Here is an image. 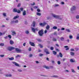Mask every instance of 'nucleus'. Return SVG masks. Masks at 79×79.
<instances>
[{
	"instance_id": "f257e3e1",
	"label": "nucleus",
	"mask_w": 79,
	"mask_h": 79,
	"mask_svg": "<svg viewBox=\"0 0 79 79\" xmlns=\"http://www.w3.org/2000/svg\"><path fill=\"white\" fill-rule=\"evenodd\" d=\"M52 15L54 18L55 19H58L60 20H62V18H61V15H56V14L52 13Z\"/></svg>"
},
{
	"instance_id": "f03ea898",
	"label": "nucleus",
	"mask_w": 79,
	"mask_h": 79,
	"mask_svg": "<svg viewBox=\"0 0 79 79\" xmlns=\"http://www.w3.org/2000/svg\"><path fill=\"white\" fill-rule=\"evenodd\" d=\"M76 7L75 6H73L70 8V11L72 13H73V11H76Z\"/></svg>"
},
{
	"instance_id": "7ed1b4c3",
	"label": "nucleus",
	"mask_w": 79,
	"mask_h": 79,
	"mask_svg": "<svg viewBox=\"0 0 79 79\" xmlns=\"http://www.w3.org/2000/svg\"><path fill=\"white\" fill-rule=\"evenodd\" d=\"M14 13H20L21 11L17 9L16 8H14L13 10Z\"/></svg>"
},
{
	"instance_id": "20e7f679",
	"label": "nucleus",
	"mask_w": 79,
	"mask_h": 79,
	"mask_svg": "<svg viewBox=\"0 0 79 79\" xmlns=\"http://www.w3.org/2000/svg\"><path fill=\"white\" fill-rule=\"evenodd\" d=\"M38 34L41 37L43 35V34H44V31H43V30H40L38 32Z\"/></svg>"
},
{
	"instance_id": "39448f33",
	"label": "nucleus",
	"mask_w": 79,
	"mask_h": 79,
	"mask_svg": "<svg viewBox=\"0 0 79 79\" xmlns=\"http://www.w3.org/2000/svg\"><path fill=\"white\" fill-rule=\"evenodd\" d=\"M15 49V48L12 47H9L7 48V50L9 51H12V50H14V49Z\"/></svg>"
},
{
	"instance_id": "423d86ee",
	"label": "nucleus",
	"mask_w": 79,
	"mask_h": 79,
	"mask_svg": "<svg viewBox=\"0 0 79 79\" xmlns=\"http://www.w3.org/2000/svg\"><path fill=\"white\" fill-rule=\"evenodd\" d=\"M15 51L17 53H22V50L21 49H19L18 48H15Z\"/></svg>"
},
{
	"instance_id": "0eeeda50",
	"label": "nucleus",
	"mask_w": 79,
	"mask_h": 79,
	"mask_svg": "<svg viewBox=\"0 0 79 79\" xmlns=\"http://www.w3.org/2000/svg\"><path fill=\"white\" fill-rule=\"evenodd\" d=\"M48 24L47 23H45V22H44V23H40V26H42L43 27H44V26H45V25H48Z\"/></svg>"
},
{
	"instance_id": "6e6552de",
	"label": "nucleus",
	"mask_w": 79,
	"mask_h": 79,
	"mask_svg": "<svg viewBox=\"0 0 79 79\" xmlns=\"http://www.w3.org/2000/svg\"><path fill=\"white\" fill-rule=\"evenodd\" d=\"M60 57V58H62L63 57V54L61 52H60L59 53V55H57V58H59V57Z\"/></svg>"
},
{
	"instance_id": "1a4fd4ad",
	"label": "nucleus",
	"mask_w": 79,
	"mask_h": 79,
	"mask_svg": "<svg viewBox=\"0 0 79 79\" xmlns=\"http://www.w3.org/2000/svg\"><path fill=\"white\" fill-rule=\"evenodd\" d=\"M29 44L31 45L33 47H35V44H34V43L33 42H32L31 41H29Z\"/></svg>"
},
{
	"instance_id": "9d476101",
	"label": "nucleus",
	"mask_w": 79,
	"mask_h": 79,
	"mask_svg": "<svg viewBox=\"0 0 79 79\" xmlns=\"http://www.w3.org/2000/svg\"><path fill=\"white\" fill-rule=\"evenodd\" d=\"M12 63H13V64H14L16 66H19L18 64L16 62H12Z\"/></svg>"
},
{
	"instance_id": "9b49d317",
	"label": "nucleus",
	"mask_w": 79,
	"mask_h": 79,
	"mask_svg": "<svg viewBox=\"0 0 79 79\" xmlns=\"http://www.w3.org/2000/svg\"><path fill=\"white\" fill-rule=\"evenodd\" d=\"M19 16L18 15H17L16 16L14 17L13 18V19H18V18H19Z\"/></svg>"
},
{
	"instance_id": "f8f14e48",
	"label": "nucleus",
	"mask_w": 79,
	"mask_h": 79,
	"mask_svg": "<svg viewBox=\"0 0 79 79\" xmlns=\"http://www.w3.org/2000/svg\"><path fill=\"white\" fill-rule=\"evenodd\" d=\"M23 16H25L26 15V10H23Z\"/></svg>"
},
{
	"instance_id": "ddd939ff",
	"label": "nucleus",
	"mask_w": 79,
	"mask_h": 79,
	"mask_svg": "<svg viewBox=\"0 0 79 79\" xmlns=\"http://www.w3.org/2000/svg\"><path fill=\"white\" fill-rule=\"evenodd\" d=\"M70 61L71 63H74V62H76L75 60H73V59H70Z\"/></svg>"
},
{
	"instance_id": "4468645a",
	"label": "nucleus",
	"mask_w": 79,
	"mask_h": 79,
	"mask_svg": "<svg viewBox=\"0 0 79 79\" xmlns=\"http://www.w3.org/2000/svg\"><path fill=\"white\" fill-rule=\"evenodd\" d=\"M50 26L49 25H47V26L46 27V29H47V30H48L49 29H50Z\"/></svg>"
},
{
	"instance_id": "2eb2a0df",
	"label": "nucleus",
	"mask_w": 79,
	"mask_h": 79,
	"mask_svg": "<svg viewBox=\"0 0 79 79\" xmlns=\"http://www.w3.org/2000/svg\"><path fill=\"white\" fill-rule=\"evenodd\" d=\"M10 43L11 45H13L14 44V42L11 40H10Z\"/></svg>"
},
{
	"instance_id": "dca6fc26",
	"label": "nucleus",
	"mask_w": 79,
	"mask_h": 79,
	"mask_svg": "<svg viewBox=\"0 0 79 79\" xmlns=\"http://www.w3.org/2000/svg\"><path fill=\"white\" fill-rule=\"evenodd\" d=\"M44 68H46V69H50V68L48 66H47L46 65L44 66Z\"/></svg>"
},
{
	"instance_id": "f3484780",
	"label": "nucleus",
	"mask_w": 79,
	"mask_h": 79,
	"mask_svg": "<svg viewBox=\"0 0 79 79\" xmlns=\"http://www.w3.org/2000/svg\"><path fill=\"white\" fill-rule=\"evenodd\" d=\"M70 54L71 56H74V53L73 52H70Z\"/></svg>"
},
{
	"instance_id": "a211bd4d",
	"label": "nucleus",
	"mask_w": 79,
	"mask_h": 79,
	"mask_svg": "<svg viewBox=\"0 0 79 79\" xmlns=\"http://www.w3.org/2000/svg\"><path fill=\"white\" fill-rule=\"evenodd\" d=\"M25 33L26 34H29V31L28 30H26L25 31Z\"/></svg>"
},
{
	"instance_id": "6ab92c4d",
	"label": "nucleus",
	"mask_w": 79,
	"mask_h": 79,
	"mask_svg": "<svg viewBox=\"0 0 79 79\" xmlns=\"http://www.w3.org/2000/svg\"><path fill=\"white\" fill-rule=\"evenodd\" d=\"M60 40H61V41H64V38L63 37H61L60 38Z\"/></svg>"
},
{
	"instance_id": "aec40b11",
	"label": "nucleus",
	"mask_w": 79,
	"mask_h": 79,
	"mask_svg": "<svg viewBox=\"0 0 79 79\" xmlns=\"http://www.w3.org/2000/svg\"><path fill=\"white\" fill-rule=\"evenodd\" d=\"M32 31L33 32H34V33H35V28H32Z\"/></svg>"
},
{
	"instance_id": "412c9836",
	"label": "nucleus",
	"mask_w": 79,
	"mask_h": 79,
	"mask_svg": "<svg viewBox=\"0 0 79 79\" xmlns=\"http://www.w3.org/2000/svg\"><path fill=\"white\" fill-rule=\"evenodd\" d=\"M77 40H79V34L78 33L77 34V37L76 38Z\"/></svg>"
},
{
	"instance_id": "4be33fe9",
	"label": "nucleus",
	"mask_w": 79,
	"mask_h": 79,
	"mask_svg": "<svg viewBox=\"0 0 79 79\" xmlns=\"http://www.w3.org/2000/svg\"><path fill=\"white\" fill-rule=\"evenodd\" d=\"M16 32H15V31H12V35H16Z\"/></svg>"
},
{
	"instance_id": "5701e85b",
	"label": "nucleus",
	"mask_w": 79,
	"mask_h": 79,
	"mask_svg": "<svg viewBox=\"0 0 79 79\" xmlns=\"http://www.w3.org/2000/svg\"><path fill=\"white\" fill-rule=\"evenodd\" d=\"M53 52V53L54 55H56V54L57 53L56 52L53 51H52Z\"/></svg>"
},
{
	"instance_id": "b1692460",
	"label": "nucleus",
	"mask_w": 79,
	"mask_h": 79,
	"mask_svg": "<svg viewBox=\"0 0 79 79\" xmlns=\"http://www.w3.org/2000/svg\"><path fill=\"white\" fill-rule=\"evenodd\" d=\"M8 59L10 60H14V58L13 57H11L10 58H8Z\"/></svg>"
},
{
	"instance_id": "393cba45",
	"label": "nucleus",
	"mask_w": 79,
	"mask_h": 79,
	"mask_svg": "<svg viewBox=\"0 0 79 79\" xmlns=\"http://www.w3.org/2000/svg\"><path fill=\"white\" fill-rule=\"evenodd\" d=\"M36 15H37V16H40L41 15V13L39 12H37Z\"/></svg>"
},
{
	"instance_id": "a878e982",
	"label": "nucleus",
	"mask_w": 79,
	"mask_h": 79,
	"mask_svg": "<svg viewBox=\"0 0 79 79\" xmlns=\"http://www.w3.org/2000/svg\"><path fill=\"white\" fill-rule=\"evenodd\" d=\"M52 28L53 29H58V27H56V26H54L52 27Z\"/></svg>"
},
{
	"instance_id": "bb28decb",
	"label": "nucleus",
	"mask_w": 79,
	"mask_h": 79,
	"mask_svg": "<svg viewBox=\"0 0 79 79\" xmlns=\"http://www.w3.org/2000/svg\"><path fill=\"white\" fill-rule=\"evenodd\" d=\"M59 76L57 75H54L51 77H58Z\"/></svg>"
},
{
	"instance_id": "cd10ccee",
	"label": "nucleus",
	"mask_w": 79,
	"mask_h": 79,
	"mask_svg": "<svg viewBox=\"0 0 79 79\" xmlns=\"http://www.w3.org/2000/svg\"><path fill=\"white\" fill-rule=\"evenodd\" d=\"M17 71L18 72H23V70L21 69H18Z\"/></svg>"
},
{
	"instance_id": "c85d7f7f",
	"label": "nucleus",
	"mask_w": 79,
	"mask_h": 79,
	"mask_svg": "<svg viewBox=\"0 0 79 79\" xmlns=\"http://www.w3.org/2000/svg\"><path fill=\"white\" fill-rule=\"evenodd\" d=\"M66 31L68 32H71L70 30L68 29H66Z\"/></svg>"
},
{
	"instance_id": "c756f323",
	"label": "nucleus",
	"mask_w": 79,
	"mask_h": 79,
	"mask_svg": "<svg viewBox=\"0 0 79 79\" xmlns=\"http://www.w3.org/2000/svg\"><path fill=\"white\" fill-rule=\"evenodd\" d=\"M53 41H54V42H56L57 40L55 38H53L52 40Z\"/></svg>"
},
{
	"instance_id": "7c9ffc66",
	"label": "nucleus",
	"mask_w": 79,
	"mask_h": 79,
	"mask_svg": "<svg viewBox=\"0 0 79 79\" xmlns=\"http://www.w3.org/2000/svg\"><path fill=\"white\" fill-rule=\"evenodd\" d=\"M33 27H35V22H33Z\"/></svg>"
},
{
	"instance_id": "2f4dec72",
	"label": "nucleus",
	"mask_w": 79,
	"mask_h": 79,
	"mask_svg": "<svg viewBox=\"0 0 79 79\" xmlns=\"http://www.w3.org/2000/svg\"><path fill=\"white\" fill-rule=\"evenodd\" d=\"M18 22H19V21L18 20L14 21V23H18Z\"/></svg>"
},
{
	"instance_id": "473e14b6",
	"label": "nucleus",
	"mask_w": 79,
	"mask_h": 79,
	"mask_svg": "<svg viewBox=\"0 0 79 79\" xmlns=\"http://www.w3.org/2000/svg\"><path fill=\"white\" fill-rule=\"evenodd\" d=\"M60 5L58 4H55L54 5V7H57L58 6H59Z\"/></svg>"
},
{
	"instance_id": "72a5a7b5",
	"label": "nucleus",
	"mask_w": 79,
	"mask_h": 79,
	"mask_svg": "<svg viewBox=\"0 0 79 79\" xmlns=\"http://www.w3.org/2000/svg\"><path fill=\"white\" fill-rule=\"evenodd\" d=\"M0 46L3 47L4 46V43H1L0 44Z\"/></svg>"
},
{
	"instance_id": "f704fd0d",
	"label": "nucleus",
	"mask_w": 79,
	"mask_h": 79,
	"mask_svg": "<svg viewBox=\"0 0 79 79\" xmlns=\"http://www.w3.org/2000/svg\"><path fill=\"white\" fill-rule=\"evenodd\" d=\"M71 71L72 73H76V71H74V70L73 69H71Z\"/></svg>"
},
{
	"instance_id": "c9c22d12",
	"label": "nucleus",
	"mask_w": 79,
	"mask_h": 79,
	"mask_svg": "<svg viewBox=\"0 0 79 79\" xmlns=\"http://www.w3.org/2000/svg\"><path fill=\"white\" fill-rule=\"evenodd\" d=\"M2 15L4 16V17H6V14L5 13H3Z\"/></svg>"
},
{
	"instance_id": "e433bc0d",
	"label": "nucleus",
	"mask_w": 79,
	"mask_h": 79,
	"mask_svg": "<svg viewBox=\"0 0 79 79\" xmlns=\"http://www.w3.org/2000/svg\"><path fill=\"white\" fill-rule=\"evenodd\" d=\"M39 56H44V54H43L40 53L39 55Z\"/></svg>"
},
{
	"instance_id": "4c0bfd02",
	"label": "nucleus",
	"mask_w": 79,
	"mask_h": 79,
	"mask_svg": "<svg viewBox=\"0 0 79 79\" xmlns=\"http://www.w3.org/2000/svg\"><path fill=\"white\" fill-rule=\"evenodd\" d=\"M33 8H34V9H37V8H38V6H35L33 7Z\"/></svg>"
},
{
	"instance_id": "58836bf2",
	"label": "nucleus",
	"mask_w": 79,
	"mask_h": 79,
	"mask_svg": "<svg viewBox=\"0 0 79 79\" xmlns=\"http://www.w3.org/2000/svg\"><path fill=\"white\" fill-rule=\"evenodd\" d=\"M20 11H23V10H24V8L23 7H21L20 8Z\"/></svg>"
},
{
	"instance_id": "ea45409f",
	"label": "nucleus",
	"mask_w": 79,
	"mask_h": 79,
	"mask_svg": "<svg viewBox=\"0 0 79 79\" xmlns=\"http://www.w3.org/2000/svg\"><path fill=\"white\" fill-rule=\"evenodd\" d=\"M30 4L31 6H33L34 5H35V2H33V4L31 3Z\"/></svg>"
},
{
	"instance_id": "a19ab883",
	"label": "nucleus",
	"mask_w": 79,
	"mask_h": 79,
	"mask_svg": "<svg viewBox=\"0 0 79 79\" xmlns=\"http://www.w3.org/2000/svg\"><path fill=\"white\" fill-rule=\"evenodd\" d=\"M4 56H5V55H0V56L1 58H3V57H4Z\"/></svg>"
},
{
	"instance_id": "79ce46f5",
	"label": "nucleus",
	"mask_w": 79,
	"mask_h": 79,
	"mask_svg": "<svg viewBox=\"0 0 79 79\" xmlns=\"http://www.w3.org/2000/svg\"><path fill=\"white\" fill-rule=\"evenodd\" d=\"M48 51V49H45L44 50V52H47Z\"/></svg>"
},
{
	"instance_id": "37998d69",
	"label": "nucleus",
	"mask_w": 79,
	"mask_h": 79,
	"mask_svg": "<svg viewBox=\"0 0 79 79\" xmlns=\"http://www.w3.org/2000/svg\"><path fill=\"white\" fill-rule=\"evenodd\" d=\"M69 39H73V36L71 35H70L69 36Z\"/></svg>"
},
{
	"instance_id": "c03bdc74",
	"label": "nucleus",
	"mask_w": 79,
	"mask_h": 79,
	"mask_svg": "<svg viewBox=\"0 0 79 79\" xmlns=\"http://www.w3.org/2000/svg\"><path fill=\"white\" fill-rule=\"evenodd\" d=\"M53 49H54V48H53V47H50V50H53Z\"/></svg>"
},
{
	"instance_id": "a18cd8bd",
	"label": "nucleus",
	"mask_w": 79,
	"mask_h": 79,
	"mask_svg": "<svg viewBox=\"0 0 79 79\" xmlns=\"http://www.w3.org/2000/svg\"><path fill=\"white\" fill-rule=\"evenodd\" d=\"M10 23L11 24H13V23H15V21L11 20Z\"/></svg>"
},
{
	"instance_id": "49530a36",
	"label": "nucleus",
	"mask_w": 79,
	"mask_h": 79,
	"mask_svg": "<svg viewBox=\"0 0 79 79\" xmlns=\"http://www.w3.org/2000/svg\"><path fill=\"white\" fill-rule=\"evenodd\" d=\"M57 64H61V62H60V61H57Z\"/></svg>"
},
{
	"instance_id": "de8ad7c7",
	"label": "nucleus",
	"mask_w": 79,
	"mask_h": 79,
	"mask_svg": "<svg viewBox=\"0 0 79 79\" xmlns=\"http://www.w3.org/2000/svg\"><path fill=\"white\" fill-rule=\"evenodd\" d=\"M40 76H43V77H48L47 76L45 75H41Z\"/></svg>"
},
{
	"instance_id": "09e8293b",
	"label": "nucleus",
	"mask_w": 79,
	"mask_h": 79,
	"mask_svg": "<svg viewBox=\"0 0 79 79\" xmlns=\"http://www.w3.org/2000/svg\"><path fill=\"white\" fill-rule=\"evenodd\" d=\"M32 56H33V55H32V54H30L29 55V57H32Z\"/></svg>"
},
{
	"instance_id": "8fccbe9b",
	"label": "nucleus",
	"mask_w": 79,
	"mask_h": 79,
	"mask_svg": "<svg viewBox=\"0 0 79 79\" xmlns=\"http://www.w3.org/2000/svg\"><path fill=\"white\" fill-rule=\"evenodd\" d=\"M39 45L40 46V48H42V47H43L42 45L40 44H39Z\"/></svg>"
},
{
	"instance_id": "3c124183",
	"label": "nucleus",
	"mask_w": 79,
	"mask_h": 79,
	"mask_svg": "<svg viewBox=\"0 0 79 79\" xmlns=\"http://www.w3.org/2000/svg\"><path fill=\"white\" fill-rule=\"evenodd\" d=\"M76 18L77 19H79V15H77L76 16Z\"/></svg>"
},
{
	"instance_id": "603ef678",
	"label": "nucleus",
	"mask_w": 79,
	"mask_h": 79,
	"mask_svg": "<svg viewBox=\"0 0 79 79\" xmlns=\"http://www.w3.org/2000/svg\"><path fill=\"white\" fill-rule=\"evenodd\" d=\"M37 11L38 12H40V10L39 9H37Z\"/></svg>"
},
{
	"instance_id": "864d4df0",
	"label": "nucleus",
	"mask_w": 79,
	"mask_h": 79,
	"mask_svg": "<svg viewBox=\"0 0 79 79\" xmlns=\"http://www.w3.org/2000/svg\"><path fill=\"white\" fill-rule=\"evenodd\" d=\"M44 32L45 34H46V33H47V30H45L44 31Z\"/></svg>"
},
{
	"instance_id": "5fc2aeb1",
	"label": "nucleus",
	"mask_w": 79,
	"mask_h": 79,
	"mask_svg": "<svg viewBox=\"0 0 79 79\" xmlns=\"http://www.w3.org/2000/svg\"><path fill=\"white\" fill-rule=\"evenodd\" d=\"M18 57H21V56L19 55H17V56H16V58H18Z\"/></svg>"
},
{
	"instance_id": "6e6d98bb",
	"label": "nucleus",
	"mask_w": 79,
	"mask_h": 79,
	"mask_svg": "<svg viewBox=\"0 0 79 79\" xmlns=\"http://www.w3.org/2000/svg\"><path fill=\"white\" fill-rule=\"evenodd\" d=\"M46 54H50V53L49 52L47 51V52H46Z\"/></svg>"
},
{
	"instance_id": "4d7b16f0",
	"label": "nucleus",
	"mask_w": 79,
	"mask_h": 79,
	"mask_svg": "<svg viewBox=\"0 0 79 79\" xmlns=\"http://www.w3.org/2000/svg\"><path fill=\"white\" fill-rule=\"evenodd\" d=\"M8 37L9 38V39H11V35H8Z\"/></svg>"
},
{
	"instance_id": "13d9d810",
	"label": "nucleus",
	"mask_w": 79,
	"mask_h": 79,
	"mask_svg": "<svg viewBox=\"0 0 79 79\" xmlns=\"http://www.w3.org/2000/svg\"><path fill=\"white\" fill-rule=\"evenodd\" d=\"M21 6V3H19L18 4V5L17 6L18 7H19Z\"/></svg>"
},
{
	"instance_id": "bf43d9fd",
	"label": "nucleus",
	"mask_w": 79,
	"mask_h": 79,
	"mask_svg": "<svg viewBox=\"0 0 79 79\" xmlns=\"http://www.w3.org/2000/svg\"><path fill=\"white\" fill-rule=\"evenodd\" d=\"M36 39L37 40V41H38L39 42H40L41 41L39 39Z\"/></svg>"
},
{
	"instance_id": "052dcab7",
	"label": "nucleus",
	"mask_w": 79,
	"mask_h": 79,
	"mask_svg": "<svg viewBox=\"0 0 79 79\" xmlns=\"http://www.w3.org/2000/svg\"><path fill=\"white\" fill-rule=\"evenodd\" d=\"M70 50L72 51V52H73V51H74V49L73 48H72L71 49H70Z\"/></svg>"
},
{
	"instance_id": "680f3d73",
	"label": "nucleus",
	"mask_w": 79,
	"mask_h": 79,
	"mask_svg": "<svg viewBox=\"0 0 79 79\" xmlns=\"http://www.w3.org/2000/svg\"><path fill=\"white\" fill-rule=\"evenodd\" d=\"M61 4L62 5H64V2H61Z\"/></svg>"
},
{
	"instance_id": "e2e57ef3",
	"label": "nucleus",
	"mask_w": 79,
	"mask_h": 79,
	"mask_svg": "<svg viewBox=\"0 0 79 79\" xmlns=\"http://www.w3.org/2000/svg\"><path fill=\"white\" fill-rule=\"evenodd\" d=\"M31 48H29L28 49V50L30 52V51H31Z\"/></svg>"
},
{
	"instance_id": "0e129e2a",
	"label": "nucleus",
	"mask_w": 79,
	"mask_h": 79,
	"mask_svg": "<svg viewBox=\"0 0 79 79\" xmlns=\"http://www.w3.org/2000/svg\"><path fill=\"white\" fill-rule=\"evenodd\" d=\"M6 77H9V74H6L5 75Z\"/></svg>"
},
{
	"instance_id": "69168bd1",
	"label": "nucleus",
	"mask_w": 79,
	"mask_h": 79,
	"mask_svg": "<svg viewBox=\"0 0 79 79\" xmlns=\"http://www.w3.org/2000/svg\"><path fill=\"white\" fill-rule=\"evenodd\" d=\"M65 29L64 28H61V30L62 31H64V30H65Z\"/></svg>"
},
{
	"instance_id": "338daca9",
	"label": "nucleus",
	"mask_w": 79,
	"mask_h": 79,
	"mask_svg": "<svg viewBox=\"0 0 79 79\" xmlns=\"http://www.w3.org/2000/svg\"><path fill=\"white\" fill-rule=\"evenodd\" d=\"M26 43H24L23 44V45L24 47H25L26 46Z\"/></svg>"
},
{
	"instance_id": "774afa93",
	"label": "nucleus",
	"mask_w": 79,
	"mask_h": 79,
	"mask_svg": "<svg viewBox=\"0 0 79 79\" xmlns=\"http://www.w3.org/2000/svg\"><path fill=\"white\" fill-rule=\"evenodd\" d=\"M75 50H76V51H78L79 49L77 48H75Z\"/></svg>"
}]
</instances>
